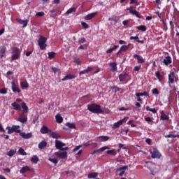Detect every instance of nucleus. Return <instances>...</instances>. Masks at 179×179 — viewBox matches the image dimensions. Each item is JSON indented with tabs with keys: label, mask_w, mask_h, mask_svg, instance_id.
Returning a JSON list of instances; mask_svg holds the SVG:
<instances>
[{
	"label": "nucleus",
	"mask_w": 179,
	"mask_h": 179,
	"mask_svg": "<svg viewBox=\"0 0 179 179\" xmlns=\"http://www.w3.org/2000/svg\"><path fill=\"white\" fill-rule=\"evenodd\" d=\"M87 110L93 113H102L103 112L101 106L96 103L88 105Z\"/></svg>",
	"instance_id": "1"
},
{
	"label": "nucleus",
	"mask_w": 179,
	"mask_h": 179,
	"mask_svg": "<svg viewBox=\"0 0 179 179\" xmlns=\"http://www.w3.org/2000/svg\"><path fill=\"white\" fill-rule=\"evenodd\" d=\"M47 38L43 37V36H40L39 40H38V45L41 50H45L47 47L46 45Z\"/></svg>",
	"instance_id": "2"
},
{
	"label": "nucleus",
	"mask_w": 179,
	"mask_h": 179,
	"mask_svg": "<svg viewBox=\"0 0 179 179\" xmlns=\"http://www.w3.org/2000/svg\"><path fill=\"white\" fill-rule=\"evenodd\" d=\"M20 56V51L18 48L14 47L13 48V56L11 57V59L16 60Z\"/></svg>",
	"instance_id": "3"
},
{
	"label": "nucleus",
	"mask_w": 179,
	"mask_h": 179,
	"mask_svg": "<svg viewBox=\"0 0 179 179\" xmlns=\"http://www.w3.org/2000/svg\"><path fill=\"white\" fill-rule=\"evenodd\" d=\"M151 157L153 159H160L162 157V154L157 148H154L152 152H150Z\"/></svg>",
	"instance_id": "4"
},
{
	"label": "nucleus",
	"mask_w": 179,
	"mask_h": 179,
	"mask_svg": "<svg viewBox=\"0 0 179 179\" xmlns=\"http://www.w3.org/2000/svg\"><path fill=\"white\" fill-rule=\"evenodd\" d=\"M127 10H129V13L135 15L137 18L141 19V16L139 15V13L137 10H134V7L130 6L129 8L127 9Z\"/></svg>",
	"instance_id": "5"
},
{
	"label": "nucleus",
	"mask_w": 179,
	"mask_h": 179,
	"mask_svg": "<svg viewBox=\"0 0 179 179\" xmlns=\"http://www.w3.org/2000/svg\"><path fill=\"white\" fill-rule=\"evenodd\" d=\"M55 155L58 157L59 158L61 159H66L68 157V153L67 152H55Z\"/></svg>",
	"instance_id": "6"
},
{
	"label": "nucleus",
	"mask_w": 179,
	"mask_h": 179,
	"mask_svg": "<svg viewBox=\"0 0 179 179\" xmlns=\"http://www.w3.org/2000/svg\"><path fill=\"white\" fill-rule=\"evenodd\" d=\"M18 121L21 122L22 123L26 122L27 121V114L22 112V113L20 115V118H18Z\"/></svg>",
	"instance_id": "7"
},
{
	"label": "nucleus",
	"mask_w": 179,
	"mask_h": 179,
	"mask_svg": "<svg viewBox=\"0 0 179 179\" xmlns=\"http://www.w3.org/2000/svg\"><path fill=\"white\" fill-rule=\"evenodd\" d=\"M162 63L166 65V66H169L170 64L172 63V58L170 56H167L166 57L163 61Z\"/></svg>",
	"instance_id": "8"
},
{
	"label": "nucleus",
	"mask_w": 179,
	"mask_h": 179,
	"mask_svg": "<svg viewBox=\"0 0 179 179\" xmlns=\"http://www.w3.org/2000/svg\"><path fill=\"white\" fill-rule=\"evenodd\" d=\"M128 166H124L122 167H120L118 169H116V171H121L120 173H119V176H123V175L125 173V170L126 169H128Z\"/></svg>",
	"instance_id": "9"
},
{
	"label": "nucleus",
	"mask_w": 179,
	"mask_h": 179,
	"mask_svg": "<svg viewBox=\"0 0 179 179\" xmlns=\"http://www.w3.org/2000/svg\"><path fill=\"white\" fill-rule=\"evenodd\" d=\"M55 148H56L57 149L60 150H61V149H62L64 146L66 145L65 143H62V142L59 141V140H55Z\"/></svg>",
	"instance_id": "10"
},
{
	"label": "nucleus",
	"mask_w": 179,
	"mask_h": 179,
	"mask_svg": "<svg viewBox=\"0 0 179 179\" xmlns=\"http://www.w3.org/2000/svg\"><path fill=\"white\" fill-rule=\"evenodd\" d=\"M133 57L134 59H137V63L138 64H143L145 63V59L140 55H134Z\"/></svg>",
	"instance_id": "11"
},
{
	"label": "nucleus",
	"mask_w": 179,
	"mask_h": 179,
	"mask_svg": "<svg viewBox=\"0 0 179 179\" xmlns=\"http://www.w3.org/2000/svg\"><path fill=\"white\" fill-rule=\"evenodd\" d=\"M11 89L14 92H18V93L21 92L20 89L17 87L15 81L11 82Z\"/></svg>",
	"instance_id": "12"
},
{
	"label": "nucleus",
	"mask_w": 179,
	"mask_h": 179,
	"mask_svg": "<svg viewBox=\"0 0 179 179\" xmlns=\"http://www.w3.org/2000/svg\"><path fill=\"white\" fill-rule=\"evenodd\" d=\"M129 76V73H122L119 75V80L120 82H124L127 77Z\"/></svg>",
	"instance_id": "13"
},
{
	"label": "nucleus",
	"mask_w": 179,
	"mask_h": 179,
	"mask_svg": "<svg viewBox=\"0 0 179 179\" xmlns=\"http://www.w3.org/2000/svg\"><path fill=\"white\" fill-rule=\"evenodd\" d=\"M20 136H21V137H22V138H24L25 139L31 138L33 136L31 133L26 134L25 132L20 133Z\"/></svg>",
	"instance_id": "14"
},
{
	"label": "nucleus",
	"mask_w": 179,
	"mask_h": 179,
	"mask_svg": "<svg viewBox=\"0 0 179 179\" xmlns=\"http://www.w3.org/2000/svg\"><path fill=\"white\" fill-rule=\"evenodd\" d=\"M51 130H50L45 125L42 126V127L40 129V132L43 134H46L50 132Z\"/></svg>",
	"instance_id": "15"
},
{
	"label": "nucleus",
	"mask_w": 179,
	"mask_h": 179,
	"mask_svg": "<svg viewBox=\"0 0 179 179\" xmlns=\"http://www.w3.org/2000/svg\"><path fill=\"white\" fill-rule=\"evenodd\" d=\"M49 136L52 138L58 139L61 138V136L55 132L52 131L51 130L49 132Z\"/></svg>",
	"instance_id": "16"
},
{
	"label": "nucleus",
	"mask_w": 179,
	"mask_h": 179,
	"mask_svg": "<svg viewBox=\"0 0 179 179\" xmlns=\"http://www.w3.org/2000/svg\"><path fill=\"white\" fill-rule=\"evenodd\" d=\"M11 106H13V108L14 110H19V111L22 110L21 106L17 102H14L11 103Z\"/></svg>",
	"instance_id": "17"
},
{
	"label": "nucleus",
	"mask_w": 179,
	"mask_h": 179,
	"mask_svg": "<svg viewBox=\"0 0 179 179\" xmlns=\"http://www.w3.org/2000/svg\"><path fill=\"white\" fill-rule=\"evenodd\" d=\"M124 120H121L117 122H115L113 125V129H117L119 128L122 124H123V122H124Z\"/></svg>",
	"instance_id": "18"
},
{
	"label": "nucleus",
	"mask_w": 179,
	"mask_h": 179,
	"mask_svg": "<svg viewBox=\"0 0 179 179\" xmlns=\"http://www.w3.org/2000/svg\"><path fill=\"white\" fill-rule=\"evenodd\" d=\"M6 51V47L3 45L0 47V58H3L5 56V53Z\"/></svg>",
	"instance_id": "19"
},
{
	"label": "nucleus",
	"mask_w": 179,
	"mask_h": 179,
	"mask_svg": "<svg viewBox=\"0 0 179 179\" xmlns=\"http://www.w3.org/2000/svg\"><path fill=\"white\" fill-rule=\"evenodd\" d=\"M170 119V117L164 113V111L162 110L161 112V116L160 120H169Z\"/></svg>",
	"instance_id": "20"
},
{
	"label": "nucleus",
	"mask_w": 179,
	"mask_h": 179,
	"mask_svg": "<svg viewBox=\"0 0 179 179\" xmlns=\"http://www.w3.org/2000/svg\"><path fill=\"white\" fill-rule=\"evenodd\" d=\"M21 108H22V113H27L29 112V107L25 102L21 103Z\"/></svg>",
	"instance_id": "21"
},
{
	"label": "nucleus",
	"mask_w": 179,
	"mask_h": 179,
	"mask_svg": "<svg viewBox=\"0 0 179 179\" xmlns=\"http://www.w3.org/2000/svg\"><path fill=\"white\" fill-rule=\"evenodd\" d=\"M109 66L111 68V71L112 72H115L117 70L116 62H111V63H110Z\"/></svg>",
	"instance_id": "22"
},
{
	"label": "nucleus",
	"mask_w": 179,
	"mask_h": 179,
	"mask_svg": "<svg viewBox=\"0 0 179 179\" xmlns=\"http://www.w3.org/2000/svg\"><path fill=\"white\" fill-rule=\"evenodd\" d=\"M47 141H43L41 143H39V145H38V148H39L40 150H43L44 148L47 146Z\"/></svg>",
	"instance_id": "23"
},
{
	"label": "nucleus",
	"mask_w": 179,
	"mask_h": 179,
	"mask_svg": "<svg viewBox=\"0 0 179 179\" xmlns=\"http://www.w3.org/2000/svg\"><path fill=\"white\" fill-rule=\"evenodd\" d=\"M97 15V13H90L85 17V20H90Z\"/></svg>",
	"instance_id": "24"
},
{
	"label": "nucleus",
	"mask_w": 179,
	"mask_h": 179,
	"mask_svg": "<svg viewBox=\"0 0 179 179\" xmlns=\"http://www.w3.org/2000/svg\"><path fill=\"white\" fill-rule=\"evenodd\" d=\"M55 120L57 123L61 124L63 122V117L61 116V115L57 114V115H55Z\"/></svg>",
	"instance_id": "25"
},
{
	"label": "nucleus",
	"mask_w": 179,
	"mask_h": 179,
	"mask_svg": "<svg viewBox=\"0 0 179 179\" xmlns=\"http://www.w3.org/2000/svg\"><path fill=\"white\" fill-rule=\"evenodd\" d=\"M92 70H93L92 67H87V69H85V70L81 71L80 72H79V75L86 74V73L92 71Z\"/></svg>",
	"instance_id": "26"
},
{
	"label": "nucleus",
	"mask_w": 179,
	"mask_h": 179,
	"mask_svg": "<svg viewBox=\"0 0 179 179\" xmlns=\"http://www.w3.org/2000/svg\"><path fill=\"white\" fill-rule=\"evenodd\" d=\"M17 22H18V23H20V24L24 25V27H26L28 24L29 20H22L20 19H17Z\"/></svg>",
	"instance_id": "27"
},
{
	"label": "nucleus",
	"mask_w": 179,
	"mask_h": 179,
	"mask_svg": "<svg viewBox=\"0 0 179 179\" xmlns=\"http://www.w3.org/2000/svg\"><path fill=\"white\" fill-rule=\"evenodd\" d=\"M155 76L157 78V79L159 80V82H162L164 80V76L162 75H161L159 71H157L155 72Z\"/></svg>",
	"instance_id": "28"
},
{
	"label": "nucleus",
	"mask_w": 179,
	"mask_h": 179,
	"mask_svg": "<svg viewBox=\"0 0 179 179\" xmlns=\"http://www.w3.org/2000/svg\"><path fill=\"white\" fill-rule=\"evenodd\" d=\"M75 78H76L75 76L69 74V75L66 76L64 78H62V81H65V80H71V79H73Z\"/></svg>",
	"instance_id": "29"
},
{
	"label": "nucleus",
	"mask_w": 179,
	"mask_h": 179,
	"mask_svg": "<svg viewBox=\"0 0 179 179\" xmlns=\"http://www.w3.org/2000/svg\"><path fill=\"white\" fill-rule=\"evenodd\" d=\"M130 40H136V42L139 43H141V44H143L144 43V41H140L138 40L139 39V37L138 36H131L129 38Z\"/></svg>",
	"instance_id": "30"
},
{
	"label": "nucleus",
	"mask_w": 179,
	"mask_h": 179,
	"mask_svg": "<svg viewBox=\"0 0 179 179\" xmlns=\"http://www.w3.org/2000/svg\"><path fill=\"white\" fill-rule=\"evenodd\" d=\"M76 10H77V8H75V7L71 8L70 9H69V10L66 12L65 15H69L71 14L72 13H75V12L76 11Z\"/></svg>",
	"instance_id": "31"
},
{
	"label": "nucleus",
	"mask_w": 179,
	"mask_h": 179,
	"mask_svg": "<svg viewBox=\"0 0 179 179\" xmlns=\"http://www.w3.org/2000/svg\"><path fill=\"white\" fill-rule=\"evenodd\" d=\"M39 160V158L36 155H34L32 156V158H31V162H32V163L37 164Z\"/></svg>",
	"instance_id": "32"
},
{
	"label": "nucleus",
	"mask_w": 179,
	"mask_h": 179,
	"mask_svg": "<svg viewBox=\"0 0 179 179\" xmlns=\"http://www.w3.org/2000/svg\"><path fill=\"white\" fill-rule=\"evenodd\" d=\"M106 153L110 155H116L117 154V152L116 150L113 149L106 151Z\"/></svg>",
	"instance_id": "33"
},
{
	"label": "nucleus",
	"mask_w": 179,
	"mask_h": 179,
	"mask_svg": "<svg viewBox=\"0 0 179 179\" xmlns=\"http://www.w3.org/2000/svg\"><path fill=\"white\" fill-rule=\"evenodd\" d=\"M120 46L118 45H115L113 46V48H110V49H108L107 51H106V53L107 54H110L111 52H113L114 51V50H116L117 48H118Z\"/></svg>",
	"instance_id": "34"
},
{
	"label": "nucleus",
	"mask_w": 179,
	"mask_h": 179,
	"mask_svg": "<svg viewBox=\"0 0 179 179\" xmlns=\"http://www.w3.org/2000/svg\"><path fill=\"white\" fill-rule=\"evenodd\" d=\"M28 171H30V169L29 166H27L22 167V169H21V170H20V173H24Z\"/></svg>",
	"instance_id": "35"
},
{
	"label": "nucleus",
	"mask_w": 179,
	"mask_h": 179,
	"mask_svg": "<svg viewBox=\"0 0 179 179\" xmlns=\"http://www.w3.org/2000/svg\"><path fill=\"white\" fill-rule=\"evenodd\" d=\"M65 125L70 129H76V124L73 123L67 122L65 124Z\"/></svg>",
	"instance_id": "36"
},
{
	"label": "nucleus",
	"mask_w": 179,
	"mask_h": 179,
	"mask_svg": "<svg viewBox=\"0 0 179 179\" xmlns=\"http://www.w3.org/2000/svg\"><path fill=\"white\" fill-rule=\"evenodd\" d=\"M131 44H128L127 45H122L120 49L122 50V52H126L127 50H128L129 49Z\"/></svg>",
	"instance_id": "37"
},
{
	"label": "nucleus",
	"mask_w": 179,
	"mask_h": 179,
	"mask_svg": "<svg viewBox=\"0 0 179 179\" xmlns=\"http://www.w3.org/2000/svg\"><path fill=\"white\" fill-rule=\"evenodd\" d=\"M108 149H110V148L108 146H104V147L99 148V150H96L95 151H96V153H99L100 152L104 151Z\"/></svg>",
	"instance_id": "38"
},
{
	"label": "nucleus",
	"mask_w": 179,
	"mask_h": 179,
	"mask_svg": "<svg viewBox=\"0 0 179 179\" xmlns=\"http://www.w3.org/2000/svg\"><path fill=\"white\" fill-rule=\"evenodd\" d=\"M145 109L147 111H150L154 114L157 113V110L155 108H150V106H146Z\"/></svg>",
	"instance_id": "39"
},
{
	"label": "nucleus",
	"mask_w": 179,
	"mask_h": 179,
	"mask_svg": "<svg viewBox=\"0 0 179 179\" xmlns=\"http://www.w3.org/2000/svg\"><path fill=\"white\" fill-rule=\"evenodd\" d=\"M29 83L27 82H21V88L25 89L29 88Z\"/></svg>",
	"instance_id": "40"
},
{
	"label": "nucleus",
	"mask_w": 179,
	"mask_h": 179,
	"mask_svg": "<svg viewBox=\"0 0 179 179\" xmlns=\"http://www.w3.org/2000/svg\"><path fill=\"white\" fill-rule=\"evenodd\" d=\"M20 127V126L13 125V129L14 132L20 134L21 131L19 129Z\"/></svg>",
	"instance_id": "41"
},
{
	"label": "nucleus",
	"mask_w": 179,
	"mask_h": 179,
	"mask_svg": "<svg viewBox=\"0 0 179 179\" xmlns=\"http://www.w3.org/2000/svg\"><path fill=\"white\" fill-rule=\"evenodd\" d=\"M136 29L138 30L142 31H147V27L145 25H141L139 27H137Z\"/></svg>",
	"instance_id": "42"
},
{
	"label": "nucleus",
	"mask_w": 179,
	"mask_h": 179,
	"mask_svg": "<svg viewBox=\"0 0 179 179\" xmlns=\"http://www.w3.org/2000/svg\"><path fill=\"white\" fill-rule=\"evenodd\" d=\"M56 53L54 52H50L48 53V59H52L55 58Z\"/></svg>",
	"instance_id": "43"
},
{
	"label": "nucleus",
	"mask_w": 179,
	"mask_h": 179,
	"mask_svg": "<svg viewBox=\"0 0 179 179\" xmlns=\"http://www.w3.org/2000/svg\"><path fill=\"white\" fill-rule=\"evenodd\" d=\"M98 176V173H90L88 174V178H95Z\"/></svg>",
	"instance_id": "44"
},
{
	"label": "nucleus",
	"mask_w": 179,
	"mask_h": 179,
	"mask_svg": "<svg viewBox=\"0 0 179 179\" xmlns=\"http://www.w3.org/2000/svg\"><path fill=\"white\" fill-rule=\"evenodd\" d=\"M173 76H174L173 73L169 75V82L170 83H174Z\"/></svg>",
	"instance_id": "45"
},
{
	"label": "nucleus",
	"mask_w": 179,
	"mask_h": 179,
	"mask_svg": "<svg viewBox=\"0 0 179 179\" xmlns=\"http://www.w3.org/2000/svg\"><path fill=\"white\" fill-rule=\"evenodd\" d=\"M49 13L52 14V15L50 17H52V18H55L57 17V14L55 13H57L56 10H55V9L51 10Z\"/></svg>",
	"instance_id": "46"
},
{
	"label": "nucleus",
	"mask_w": 179,
	"mask_h": 179,
	"mask_svg": "<svg viewBox=\"0 0 179 179\" xmlns=\"http://www.w3.org/2000/svg\"><path fill=\"white\" fill-rule=\"evenodd\" d=\"M98 138H101L102 141H108L109 140V137L106 136H101L98 137Z\"/></svg>",
	"instance_id": "47"
},
{
	"label": "nucleus",
	"mask_w": 179,
	"mask_h": 179,
	"mask_svg": "<svg viewBox=\"0 0 179 179\" xmlns=\"http://www.w3.org/2000/svg\"><path fill=\"white\" fill-rule=\"evenodd\" d=\"M18 152H20V155H27V153L24 151V150L22 148H20V150H18Z\"/></svg>",
	"instance_id": "48"
},
{
	"label": "nucleus",
	"mask_w": 179,
	"mask_h": 179,
	"mask_svg": "<svg viewBox=\"0 0 179 179\" xmlns=\"http://www.w3.org/2000/svg\"><path fill=\"white\" fill-rule=\"evenodd\" d=\"M48 160L52 162L55 165H57V164L58 163V160L56 158H49Z\"/></svg>",
	"instance_id": "49"
},
{
	"label": "nucleus",
	"mask_w": 179,
	"mask_h": 179,
	"mask_svg": "<svg viewBox=\"0 0 179 179\" xmlns=\"http://www.w3.org/2000/svg\"><path fill=\"white\" fill-rule=\"evenodd\" d=\"M6 129H8V131H7V133H8V134H13V132H15V131H13V127H7V128H6Z\"/></svg>",
	"instance_id": "50"
},
{
	"label": "nucleus",
	"mask_w": 179,
	"mask_h": 179,
	"mask_svg": "<svg viewBox=\"0 0 179 179\" xmlns=\"http://www.w3.org/2000/svg\"><path fill=\"white\" fill-rule=\"evenodd\" d=\"M108 21H113L115 22V24H117V17L113 16L112 17H110L108 19Z\"/></svg>",
	"instance_id": "51"
},
{
	"label": "nucleus",
	"mask_w": 179,
	"mask_h": 179,
	"mask_svg": "<svg viewBox=\"0 0 179 179\" xmlns=\"http://www.w3.org/2000/svg\"><path fill=\"white\" fill-rule=\"evenodd\" d=\"M16 153V152L15 150H10L8 151V152H7V155L10 156V157H12Z\"/></svg>",
	"instance_id": "52"
},
{
	"label": "nucleus",
	"mask_w": 179,
	"mask_h": 179,
	"mask_svg": "<svg viewBox=\"0 0 179 179\" xmlns=\"http://www.w3.org/2000/svg\"><path fill=\"white\" fill-rule=\"evenodd\" d=\"M166 138H176L179 137V135H175V134H169L165 136Z\"/></svg>",
	"instance_id": "53"
},
{
	"label": "nucleus",
	"mask_w": 179,
	"mask_h": 179,
	"mask_svg": "<svg viewBox=\"0 0 179 179\" xmlns=\"http://www.w3.org/2000/svg\"><path fill=\"white\" fill-rule=\"evenodd\" d=\"M138 95L141 96H149V94L147 92H141V93H138Z\"/></svg>",
	"instance_id": "54"
},
{
	"label": "nucleus",
	"mask_w": 179,
	"mask_h": 179,
	"mask_svg": "<svg viewBox=\"0 0 179 179\" xmlns=\"http://www.w3.org/2000/svg\"><path fill=\"white\" fill-rule=\"evenodd\" d=\"M73 62H76L78 65H81V61L80 59L74 58Z\"/></svg>",
	"instance_id": "55"
},
{
	"label": "nucleus",
	"mask_w": 179,
	"mask_h": 179,
	"mask_svg": "<svg viewBox=\"0 0 179 179\" xmlns=\"http://www.w3.org/2000/svg\"><path fill=\"white\" fill-rule=\"evenodd\" d=\"M152 94H159V92L157 88H155L152 90Z\"/></svg>",
	"instance_id": "56"
},
{
	"label": "nucleus",
	"mask_w": 179,
	"mask_h": 179,
	"mask_svg": "<svg viewBox=\"0 0 179 179\" xmlns=\"http://www.w3.org/2000/svg\"><path fill=\"white\" fill-rule=\"evenodd\" d=\"M85 41H86V39L85 38H82L78 40V43L82 44V43H84Z\"/></svg>",
	"instance_id": "57"
},
{
	"label": "nucleus",
	"mask_w": 179,
	"mask_h": 179,
	"mask_svg": "<svg viewBox=\"0 0 179 179\" xmlns=\"http://www.w3.org/2000/svg\"><path fill=\"white\" fill-rule=\"evenodd\" d=\"M81 25H82V27H83L84 29H88V28H89L88 24H87V23H85V22H82V23H81Z\"/></svg>",
	"instance_id": "58"
},
{
	"label": "nucleus",
	"mask_w": 179,
	"mask_h": 179,
	"mask_svg": "<svg viewBox=\"0 0 179 179\" xmlns=\"http://www.w3.org/2000/svg\"><path fill=\"white\" fill-rule=\"evenodd\" d=\"M83 147V145H78V146H76L73 149V152H76V151H77V150H78L80 148H82Z\"/></svg>",
	"instance_id": "59"
},
{
	"label": "nucleus",
	"mask_w": 179,
	"mask_h": 179,
	"mask_svg": "<svg viewBox=\"0 0 179 179\" xmlns=\"http://www.w3.org/2000/svg\"><path fill=\"white\" fill-rule=\"evenodd\" d=\"M44 15H45V13L43 12L36 13V16H38V17H42Z\"/></svg>",
	"instance_id": "60"
},
{
	"label": "nucleus",
	"mask_w": 179,
	"mask_h": 179,
	"mask_svg": "<svg viewBox=\"0 0 179 179\" xmlns=\"http://www.w3.org/2000/svg\"><path fill=\"white\" fill-rule=\"evenodd\" d=\"M0 93L3 94H5L7 93V90L6 89H1V90H0Z\"/></svg>",
	"instance_id": "61"
},
{
	"label": "nucleus",
	"mask_w": 179,
	"mask_h": 179,
	"mask_svg": "<svg viewBox=\"0 0 179 179\" xmlns=\"http://www.w3.org/2000/svg\"><path fill=\"white\" fill-rule=\"evenodd\" d=\"M136 3H138V0H130V3H129L130 5L136 4Z\"/></svg>",
	"instance_id": "62"
},
{
	"label": "nucleus",
	"mask_w": 179,
	"mask_h": 179,
	"mask_svg": "<svg viewBox=\"0 0 179 179\" xmlns=\"http://www.w3.org/2000/svg\"><path fill=\"white\" fill-rule=\"evenodd\" d=\"M141 69V66H136L135 67H134V71H138L140 69Z\"/></svg>",
	"instance_id": "63"
},
{
	"label": "nucleus",
	"mask_w": 179,
	"mask_h": 179,
	"mask_svg": "<svg viewBox=\"0 0 179 179\" xmlns=\"http://www.w3.org/2000/svg\"><path fill=\"white\" fill-rule=\"evenodd\" d=\"M113 91H114L115 92H117L120 91V89L119 87H113Z\"/></svg>",
	"instance_id": "64"
}]
</instances>
